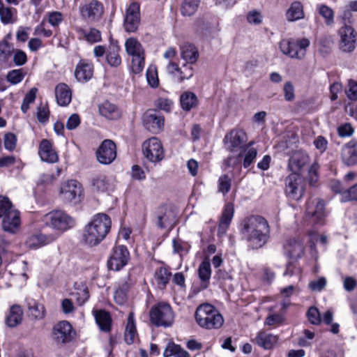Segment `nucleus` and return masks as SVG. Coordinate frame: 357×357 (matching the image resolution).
Masks as SVG:
<instances>
[{
    "label": "nucleus",
    "instance_id": "obj_1",
    "mask_svg": "<svg viewBox=\"0 0 357 357\" xmlns=\"http://www.w3.org/2000/svg\"><path fill=\"white\" fill-rule=\"evenodd\" d=\"M242 232L250 247L255 249L261 248L269 238V226L266 220L259 215H252L243 222Z\"/></svg>",
    "mask_w": 357,
    "mask_h": 357
},
{
    "label": "nucleus",
    "instance_id": "obj_2",
    "mask_svg": "<svg viewBox=\"0 0 357 357\" xmlns=\"http://www.w3.org/2000/svg\"><path fill=\"white\" fill-rule=\"evenodd\" d=\"M112 226L110 218L105 213H98L85 226L82 240L89 247L100 244L109 234Z\"/></svg>",
    "mask_w": 357,
    "mask_h": 357
},
{
    "label": "nucleus",
    "instance_id": "obj_3",
    "mask_svg": "<svg viewBox=\"0 0 357 357\" xmlns=\"http://www.w3.org/2000/svg\"><path fill=\"white\" fill-rule=\"evenodd\" d=\"M195 319L199 326L206 329H218L224 324V318L212 305H200L195 312Z\"/></svg>",
    "mask_w": 357,
    "mask_h": 357
},
{
    "label": "nucleus",
    "instance_id": "obj_4",
    "mask_svg": "<svg viewBox=\"0 0 357 357\" xmlns=\"http://www.w3.org/2000/svg\"><path fill=\"white\" fill-rule=\"evenodd\" d=\"M246 140V133L242 130H232L225 135L223 142L226 149L231 153L240 151L237 156H229L227 158L225 163L227 166H234L240 162L242 150L247 146L246 144L244 145Z\"/></svg>",
    "mask_w": 357,
    "mask_h": 357
},
{
    "label": "nucleus",
    "instance_id": "obj_5",
    "mask_svg": "<svg viewBox=\"0 0 357 357\" xmlns=\"http://www.w3.org/2000/svg\"><path fill=\"white\" fill-rule=\"evenodd\" d=\"M310 41L307 38L300 39H283L280 42V51L286 56L297 60H302L305 57Z\"/></svg>",
    "mask_w": 357,
    "mask_h": 357
},
{
    "label": "nucleus",
    "instance_id": "obj_6",
    "mask_svg": "<svg viewBox=\"0 0 357 357\" xmlns=\"http://www.w3.org/2000/svg\"><path fill=\"white\" fill-rule=\"evenodd\" d=\"M349 12H344V16L340 17L342 25L337 31L340 48L344 52H353L357 45V31L346 22V18L349 17Z\"/></svg>",
    "mask_w": 357,
    "mask_h": 357
},
{
    "label": "nucleus",
    "instance_id": "obj_7",
    "mask_svg": "<svg viewBox=\"0 0 357 357\" xmlns=\"http://www.w3.org/2000/svg\"><path fill=\"white\" fill-rule=\"evenodd\" d=\"M43 221L47 226L62 233L75 225L74 219L61 210L52 211L44 215Z\"/></svg>",
    "mask_w": 357,
    "mask_h": 357
},
{
    "label": "nucleus",
    "instance_id": "obj_8",
    "mask_svg": "<svg viewBox=\"0 0 357 357\" xmlns=\"http://www.w3.org/2000/svg\"><path fill=\"white\" fill-rule=\"evenodd\" d=\"M151 322L157 326H169L174 321V314L171 306L166 303H159L150 311Z\"/></svg>",
    "mask_w": 357,
    "mask_h": 357
},
{
    "label": "nucleus",
    "instance_id": "obj_9",
    "mask_svg": "<svg viewBox=\"0 0 357 357\" xmlns=\"http://www.w3.org/2000/svg\"><path fill=\"white\" fill-rule=\"evenodd\" d=\"M142 152L144 157L153 163L160 162L165 157L162 143L155 137H151L143 143Z\"/></svg>",
    "mask_w": 357,
    "mask_h": 357
},
{
    "label": "nucleus",
    "instance_id": "obj_10",
    "mask_svg": "<svg viewBox=\"0 0 357 357\" xmlns=\"http://www.w3.org/2000/svg\"><path fill=\"white\" fill-rule=\"evenodd\" d=\"M82 186L76 180H69L63 183L60 188V196L66 203L77 204L81 201Z\"/></svg>",
    "mask_w": 357,
    "mask_h": 357
},
{
    "label": "nucleus",
    "instance_id": "obj_11",
    "mask_svg": "<svg viewBox=\"0 0 357 357\" xmlns=\"http://www.w3.org/2000/svg\"><path fill=\"white\" fill-rule=\"evenodd\" d=\"M285 193L293 200L301 199L305 192L303 179L298 174H291L285 178Z\"/></svg>",
    "mask_w": 357,
    "mask_h": 357
},
{
    "label": "nucleus",
    "instance_id": "obj_12",
    "mask_svg": "<svg viewBox=\"0 0 357 357\" xmlns=\"http://www.w3.org/2000/svg\"><path fill=\"white\" fill-rule=\"evenodd\" d=\"M140 24V6L137 2L131 3L126 9L123 27L126 32H135Z\"/></svg>",
    "mask_w": 357,
    "mask_h": 357
},
{
    "label": "nucleus",
    "instance_id": "obj_13",
    "mask_svg": "<svg viewBox=\"0 0 357 357\" xmlns=\"http://www.w3.org/2000/svg\"><path fill=\"white\" fill-rule=\"evenodd\" d=\"M82 17L87 21L98 22L103 16V4L98 0H91L79 7Z\"/></svg>",
    "mask_w": 357,
    "mask_h": 357
},
{
    "label": "nucleus",
    "instance_id": "obj_14",
    "mask_svg": "<svg viewBox=\"0 0 357 357\" xmlns=\"http://www.w3.org/2000/svg\"><path fill=\"white\" fill-rule=\"evenodd\" d=\"M130 253L124 245H116L113 248L107 261L110 270L119 271L128 262Z\"/></svg>",
    "mask_w": 357,
    "mask_h": 357
},
{
    "label": "nucleus",
    "instance_id": "obj_15",
    "mask_svg": "<svg viewBox=\"0 0 357 357\" xmlns=\"http://www.w3.org/2000/svg\"><path fill=\"white\" fill-rule=\"evenodd\" d=\"M116 157V146L111 139H105L96 151L98 161L103 165L111 164Z\"/></svg>",
    "mask_w": 357,
    "mask_h": 357
},
{
    "label": "nucleus",
    "instance_id": "obj_16",
    "mask_svg": "<svg viewBox=\"0 0 357 357\" xmlns=\"http://www.w3.org/2000/svg\"><path fill=\"white\" fill-rule=\"evenodd\" d=\"M166 70L168 73L173 75L180 82L190 79L194 75L192 64L188 63L179 67L176 63L169 61L166 66Z\"/></svg>",
    "mask_w": 357,
    "mask_h": 357
},
{
    "label": "nucleus",
    "instance_id": "obj_17",
    "mask_svg": "<svg viewBox=\"0 0 357 357\" xmlns=\"http://www.w3.org/2000/svg\"><path fill=\"white\" fill-rule=\"evenodd\" d=\"M53 335L56 342L66 343L73 339L75 331L68 321H62L54 326Z\"/></svg>",
    "mask_w": 357,
    "mask_h": 357
},
{
    "label": "nucleus",
    "instance_id": "obj_18",
    "mask_svg": "<svg viewBox=\"0 0 357 357\" xmlns=\"http://www.w3.org/2000/svg\"><path fill=\"white\" fill-rule=\"evenodd\" d=\"M306 213L314 223L322 224L325 216L324 201L318 198L310 199L307 202Z\"/></svg>",
    "mask_w": 357,
    "mask_h": 357
},
{
    "label": "nucleus",
    "instance_id": "obj_19",
    "mask_svg": "<svg viewBox=\"0 0 357 357\" xmlns=\"http://www.w3.org/2000/svg\"><path fill=\"white\" fill-rule=\"evenodd\" d=\"M142 120L144 128L152 133L157 134L163 130L164 118L155 112H147L144 113Z\"/></svg>",
    "mask_w": 357,
    "mask_h": 357
},
{
    "label": "nucleus",
    "instance_id": "obj_20",
    "mask_svg": "<svg viewBox=\"0 0 357 357\" xmlns=\"http://www.w3.org/2000/svg\"><path fill=\"white\" fill-rule=\"evenodd\" d=\"M2 220V228L5 231L15 234L19 229L21 220L20 212L15 208L8 211Z\"/></svg>",
    "mask_w": 357,
    "mask_h": 357
},
{
    "label": "nucleus",
    "instance_id": "obj_21",
    "mask_svg": "<svg viewBox=\"0 0 357 357\" xmlns=\"http://www.w3.org/2000/svg\"><path fill=\"white\" fill-rule=\"evenodd\" d=\"M310 158L308 155L303 151L294 153L289 161V167L294 174H298L303 171L309 165Z\"/></svg>",
    "mask_w": 357,
    "mask_h": 357
},
{
    "label": "nucleus",
    "instance_id": "obj_22",
    "mask_svg": "<svg viewBox=\"0 0 357 357\" xmlns=\"http://www.w3.org/2000/svg\"><path fill=\"white\" fill-rule=\"evenodd\" d=\"M341 158L342 162L347 166L357 164V142L351 140L342 149Z\"/></svg>",
    "mask_w": 357,
    "mask_h": 357
},
{
    "label": "nucleus",
    "instance_id": "obj_23",
    "mask_svg": "<svg viewBox=\"0 0 357 357\" xmlns=\"http://www.w3.org/2000/svg\"><path fill=\"white\" fill-rule=\"evenodd\" d=\"M38 154L41 160L49 163L59 160L57 153L52 148V144L47 139H43L39 145Z\"/></svg>",
    "mask_w": 357,
    "mask_h": 357
},
{
    "label": "nucleus",
    "instance_id": "obj_24",
    "mask_svg": "<svg viewBox=\"0 0 357 357\" xmlns=\"http://www.w3.org/2000/svg\"><path fill=\"white\" fill-rule=\"evenodd\" d=\"M91 185L98 192H110L114 189V179L101 174L92 178Z\"/></svg>",
    "mask_w": 357,
    "mask_h": 357
},
{
    "label": "nucleus",
    "instance_id": "obj_25",
    "mask_svg": "<svg viewBox=\"0 0 357 357\" xmlns=\"http://www.w3.org/2000/svg\"><path fill=\"white\" fill-rule=\"evenodd\" d=\"M93 66L92 63L80 60L76 66L75 76L81 82L89 81L93 76Z\"/></svg>",
    "mask_w": 357,
    "mask_h": 357
},
{
    "label": "nucleus",
    "instance_id": "obj_26",
    "mask_svg": "<svg viewBox=\"0 0 357 357\" xmlns=\"http://www.w3.org/2000/svg\"><path fill=\"white\" fill-rule=\"evenodd\" d=\"M57 238L56 235H45L36 234L30 235L26 240V245L31 249L38 248L46 244L50 243Z\"/></svg>",
    "mask_w": 357,
    "mask_h": 357
},
{
    "label": "nucleus",
    "instance_id": "obj_27",
    "mask_svg": "<svg viewBox=\"0 0 357 357\" xmlns=\"http://www.w3.org/2000/svg\"><path fill=\"white\" fill-rule=\"evenodd\" d=\"M305 16L303 5L298 1H293L285 13L286 20L289 22L303 20Z\"/></svg>",
    "mask_w": 357,
    "mask_h": 357
},
{
    "label": "nucleus",
    "instance_id": "obj_28",
    "mask_svg": "<svg viewBox=\"0 0 357 357\" xmlns=\"http://www.w3.org/2000/svg\"><path fill=\"white\" fill-rule=\"evenodd\" d=\"M55 96L57 103L61 106L68 105L72 99V92L69 86L64 84H59L55 88Z\"/></svg>",
    "mask_w": 357,
    "mask_h": 357
},
{
    "label": "nucleus",
    "instance_id": "obj_29",
    "mask_svg": "<svg viewBox=\"0 0 357 357\" xmlns=\"http://www.w3.org/2000/svg\"><path fill=\"white\" fill-rule=\"evenodd\" d=\"M180 54L186 63L191 64L195 63L199 56L197 47L190 43H185L181 46Z\"/></svg>",
    "mask_w": 357,
    "mask_h": 357
},
{
    "label": "nucleus",
    "instance_id": "obj_30",
    "mask_svg": "<svg viewBox=\"0 0 357 357\" xmlns=\"http://www.w3.org/2000/svg\"><path fill=\"white\" fill-rule=\"evenodd\" d=\"M99 113L107 119L116 120L121 117L119 109L114 104L105 101L99 105Z\"/></svg>",
    "mask_w": 357,
    "mask_h": 357
},
{
    "label": "nucleus",
    "instance_id": "obj_31",
    "mask_svg": "<svg viewBox=\"0 0 357 357\" xmlns=\"http://www.w3.org/2000/svg\"><path fill=\"white\" fill-rule=\"evenodd\" d=\"M255 342L259 347L271 349L278 342V337L265 331H260L255 337Z\"/></svg>",
    "mask_w": 357,
    "mask_h": 357
},
{
    "label": "nucleus",
    "instance_id": "obj_32",
    "mask_svg": "<svg viewBox=\"0 0 357 357\" xmlns=\"http://www.w3.org/2000/svg\"><path fill=\"white\" fill-rule=\"evenodd\" d=\"M23 312L20 306L13 305L10 312L6 317V325L10 328H14L19 325L22 321Z\"/></svg>",
    "mask_w": 357,
    "mask_h": 357
},
{
    "label": "nucleus",
    "instance_id": "obj_33",
    "mask_svg": "<svg viewBox=\"0 0 357 357\" xmlns=\"http://www.w3.org/2000/svg\"><path fill=\"white\" fill-rule=\"evenodd\" d=\"M199 278L201 280V286L203 289L208 287L211 275V264L208 260H204L198 268Z\"/></svg>",
    "mask_w": 357,
    "mask_h": 357
},
{
    "label": "nucleus",
    "instance_id": "obj_34",
    "mask_svg": "<svg viewBox=\"0 0 357 357\" xmlns=\"http://www.w3.org/2000/svg\"><path fill=\"white\" fill-rule=\"evenodd\" d=\"M126 51L132 56L144 54L142 44L135 38H129L125 43Z\"/></svg>",
    "mask_w": 357,
    "mask_h": 357
},
{
    "label": "nucleus",
    "instance_id": "obj_35",
    "mask_svg": "<svg viewBox=\"0 0 357 357\" xmlns=\"http://www.w3.org/2000/svg\"><path fill=\"white\" fill-rule=\"evenodd\" d=\"M94 316L101 331H109L110 330L112 319L108 312L105 310H97L94 312Z\"/></svg>",
    "mask_w": 357,
    "mask_h": 357
},
{
    "label": "nucleus",
    "instance_id": "obj_36",
    "mask_svg": "<svg viewBox=\"0 0 357 357\" xmlns=\"http://www.w3.org/2000/svg\"><path fill=\"white\" fill-rule=\"evenodd\" d=\"M120 47L117 44L109 45L106 54V59L108 64L112 67H118L121 63V59L119 52Z\"/></svg>",
    "mask_w": 357,
    "mask_h": 357
},
{
    "label": "nucleus",
    "instance_id": "obj_37",
    "mask_svg": "<svg viewBox=\"0 0 357 357\" xmlns=\"http://www.w3.org/2000/svg\"><path fill=\"white\" fill-rule=\"evenodd\" d=\"M164 357H190L189 353L183 349L180 345L174 342L169 343L163 353Z\"/></svg>",
    "mask_w": 357,
    "mask_h": 357
},
{
    "label": "nucleus",
    "instance_id": "obj_38",
    "mask_svg": "<svg viewBox=\"0 0 357 357\" xmlns=\"http://www.w3.org/2000/svg\"><path fill=\"white\" fill-rule=\"evenodd\" d=\"M181 107L185 111H190L197 105V98L196 95L190 91L183 93L180 98Z\"/></svg>",
    "mask_w": 357,
    "mask_h": 357
},
{
    "label": "nucleus",
    "instance_id": "obj_39",
    "mask_svg": "<svg viewBox=\"0 0 357 357\" xmlns=\"http://www.w3.org/2000/svg\"><path fill=\"white\" fill-rule=\"evenodd\" d=\"M284 248L289 255L294 258L301 257L304 250L303 244L295 239H290L287 241L284 245Z\"/></svg>",
    "mask_w": 357,
    "mask_h": 357
},
{
    "label": "nucleus",
    "instance_id": "obj_40",
    "mask_svg": "<svg viewBox=\"0 0 357 357\" xmlns=\"http://www.w3.org/2000/svg\"><path fill=\"white\" fill-rule=\"evenodd\" d=\"M29 315L36 319H41L45 317V310L43 305L36 301L31 300L28 302Z\"/></svg>",
    "mask_w": 357,
    "mask_h": 357
},
{
    "label": "nucleus",
    "instance_id": "obj_41",
    "mask_svg": "<svg viewBox=\"0 0 357 357\" xmlns=\"http://www.w3.org/2000/svg\"><path fill=\"white\" fill-rule=\"evenodd\" d=\"M171 275V272L165 267L158 268L154 273V278L156 282L161 288L166 287L167 284L169 281Z\"/></svg>",
    "mask_w": 357,
    "mask_h": 357
},
{
    "label": "nucleus",
    "instance_id": "obj_42",
    "mask_svg": "<svg viewBox=\"0 0 357 357\" xmlns=\"http://www.w3.org/2000/svg\"><path fill=\"white\" fill-rule=\"evenodd\" d=\"M136 335V327L134 323L133 314L130 313L125 331V340L127 344H131L134 342Z\"/></svg>",
    "mask_w": 357,
    "mask_h": 357
},
{
    "label": "nucleus",
    "instance_id": "obj_43",
    "mask_svg": "<svg viewBox=\"0 0 357 357\" xmlns=\"http://www.w3.org/2000/svg\"><path fill=\"white\" fill-rule=\"evenodd\" d=\"M0 18L3 24H14L17 20V13L15 8L5 7L0 13Z\"/></svg>",
    "mask_w": 357,
    "mask_h": 357
},
{
    "label": "nucleus",
    "instance_id": "obj_44",
    "mask_svg": "<svg viewBox=\"0 0 357 357\" xmlns=\"http://www.w3.org/2000/svg\"><path fill=\"white\" fill-rule=\"evenodd\" d=\"M200 0H184L182 3L181 11L185 16H191L197 10Z\"/></svg>",
    "mask_w": 357,
    "mask_h": 357
},
{
    "label": "nucleus",
    "instance_id": "obj_45",
    "mask_svg": "<svg viewBox=\"0 0 357 357\" xmlns=\"http://www.w3.org/2000/svg\"><path fill=\"white\" fill-rule=\"evenodd\" d=\"M244 152L243 167H248L254 161L257 155V149L250 146H245L242 150Z\"/></svg>",
    "mask_w": 357,
    "mask_h": 357
},
{
    "label": "nucleus",
    "instance_id": "obj_46",
    "mask_svg": "<svg viewBox=\"0 0 357 357\" xmlns=\"http://www.w3.org/2000/svg\"><path fill=\"white\" fill-rule=\"evenodd\" d=\"M319 13L325 19V23L327 26H331L334 24V12L326 5H322L319 8Z\"/></svg>",
    "mask_w": 357,
    "mask_h": 357
},
{
    "label": "nucleus",
    "instance_id": "obj_47",
    "mask_svg": "<svg viewBox=\"0 0 357 357\" xmlns=\"http://www.w3.org/2000/svg\"><path fill=\"white\" fill-rule=\"evenodd\" d=\"M144 66V54L132 56L131 70L135 73H139Z\"/></svg>",
    "mask_w": 357,
    "mask_h": 357
},
{
    "label": "nucleus",
    "instance_id": "obj_48",
    "mask_svg": "<svg viewBox=\"0 0 357 357\" xmlns=\"http://www.w3.org/2000/svg\"><path fill=\"white\" fill-rule=\"evenodd\" d=\"M3 145L6 150L13 151L15 149L17 145V137L12 132L5 134L3 138Z\"/></svg>",
    "mask_w": 357,
    "mask_h": 357
},
{
    "label": "nucleus",
    "instance_id": "obj_49",
    "mask_svg": "<svg viewBox=\"0 0 357 357\" xmlns=\"http://www.w3.org/2000/svg\"><path fill=\"white\" fill-rule=\"evenodd\" d=\"M234 205L231 203L227 204L223 211L220 222L229 225L234 215Z\"/></svg>",
    "mask_w": 357,
    "mask_h": 357
},
{
    "label": "nucleus",
    "instance_id": "obj_50",
    "mask_svg": "<svg viewBox=\"0 0 357 357\" xmlns=\"http://www.w3.org/2000/svg\"><path fill=\"white\" fill-rule=\"evenodd\" d=\"M24 74L22 69L13 70L7 75V80L12 84H17L22 81Z\"/></svg>",
    "mask_w": 357,
    "mask_h": 357
},
{
    "label": "nucleus",
    "instance_id": "obj_51",
    "mask_svg": "<svg viewBox=\"0 0 357 357\" xmlns=\"http://www.w3.org/2000/svg\"><path fill=\"white\" fill-rule=\"evenodd\" d=\"M307 317L312 324L319 325L321 321L320 312L316 307H310L308 309Z\"/></svg>",
    "mask_w": 357,
    "mask_h": 357
},
{
    "label": "nucleus",
    "instance_id": "obj_52",
    "mask_svg": "<svg viewBox=\"0 0 357 357\" xmlns=\"http://www.w3.org/2000/svg\"><path fill=\"white\" fill-rule=\"evenodd\" d=\"M231 179L227 175H222L218 179V192L223 195L227 193L231 188Z\"/></svg>",
    "mask_w": 357,
    "mask_h": 357
},
{
    "label": "nucleus",
    "instance_id": "obj_53",
    "mask_svg": "<svg viewBox=\"0 0 357 357\" xmlns=\"http://www.w3.org/2000/svg\"><path fill=\"white\" fill-rule=\"evenodd\" d=\"M342 201H357V183L342 192Z\"/></svg>",
    "mask_w": 357,
    "mask_h": 357
},
{
    "label": "nucleus",
    "instance_id": "obj_54",
    "mask_svg": "<svg viewBox=\"0 0 357 357\" xmlns=\"http://www.w3.org/2000/svg\"><path fill=\"white\" fill-rule=\"evenodd\" d=\"M84 33L86 40L89 43H97L101 40V33L100 31L95 28L90 29L89 31H84Z\"/></svg>",
    "mask_w": 357,
    "mask_h": 357
},
{
    "label": "nucleus",
    "instance_id": "obj_55",
    "mask_svg": "<svg viewBox=\"0 0 357 357\" xmlns=\"http://www.w3.org/2000/svg\"><path fill=\"white\" fill-rule=\"evenodd\" d=\"M348 89L346 90L347 98L351 100H357V82L349 79L348 82Z\"/></svg>",
    "mask_w": 357,
    "mask_h": 357
},
{
    "label": "nucleus",
    "instance_id": "obj_56",
    "mask_svg": "<svg viewBox=\"0 0 357 357\" xmlns=\"http://www.w3.org/2000/svg\"><path fill=\"white\" fill-rule=\"evenodd\" d=\"M13 208V206L8 198L0 196V218H2Z\"/></svg>",
    "mask_w": 357,
    "mask_h": 357
},
{
    "label": "nucleus",
    "instance_id": "obj_57",
    "mask_svg": "<svg viewBox=\"0 0 357 357\" xmlns=\"http://www.w3.org/2000/svg\"><path fill=\"white\" fill-rule=\"evenodd\" d=\"M13 61L16 66H22L27 61L26 53L19 49L14 50Z\"/></svg>",
    "mask_w": 357,
    "mask_h": 357
},
{
    "label": "nucleus",
    "instance_id": "obj_58",
    "mask_svg": "<svg viewBox=\"0 0 357 357\" xmlns=\"http://www.w3.org/2000/svg\"><path fill=\"white\" fill-rule=\"evenodd\" d=\"M47 20L52 26H58L63 20V15L60 12H51L47 15Z\"/></svg>",
    "mask_w": 357,
    "mask_h": 357
},
{
    "label": "nucleus",
    "instance_id": "obj_59",
    "mask_svg": "<svg viewBox=\"0 0 357 357\" xmlns=\"http://www.w3.org/2000/svg\"><path fill=\"white\" fill-rule=\"evenodd\" d=\"M156 105L160 109L169 112L173 107V102L166 98H160L157 100Z\"/></svg>",
    "mask_w": 357,
    "mask_h": 357
},
{
    "label": "nucleus",
    "instance_id": "obj_60",
    "mask_svg": "<svg viewBox=\"0 0 357 357\" xmlns=\"http://www.w3.org/2000/svg\"><path fill=\"white\" fill-rule=\"evenodd\" d=\"M146 78L149 84L152 87H157L159 84L158 75L155 69L149 68L146 72Z\"/></svg>",
    "mask_w": 357,
    "mask_h": 357
},
{
    "label": "nucleus",
    "instance_id": "obj_61",
    "mask_svg": "<svg viewBox=\"0 0 357 357\" xmlns=\"http://www.w3.org/2000/svg\"><path fill=\"white\" fill-rule=\"evenodd\" d=\"M73 296L75 297L77 302L79 305H83L89 298L87 289H79L77 292L73 293Z\"/></svg>",
    "mask_w": 357,
    "mask_h": 357
},
{
    "label": "nucleus",
    "instance_id": "obj_62",
    "mask_svg": "<svg viewBox=\"0 0 357 357\" xmlns=\"http://www.w3.org/2000/svg\"><path fill=\"white\" fill-rule=\"evenodd\" d=\"M49 109L47 105H40L38 107L37 118L41 123H45L49 118Z\"/></svg>",
    "mask_w": 357,
    "mask_h": 357
},
{
    "label": "nucleus",
    "instance_id": "obj_63",
    "mask_svg": "<svg viewBox=\"0 0 357 357\" xmlns=\"http://www.w3.org/2000/svg\"><path fill=\"white\" fill-rule=\"evenodd\" d=\"M11 46L7 40L0 43V59H6L11 53Z\"/></svg>",
    "mask_w": 357,
    "mask_h": 357
},
{
    "label": "nucleus",
    "instance_id": "obj_64",
    "mask_svg": "<svg viewBox=\"0 0 357 357\" xmlns=\"http://www.w3.org/2000/svg\"><path fill=\"white\" fill-rule=\"evenodd\" d=\"M284 98L287 101H291L294 99V87L290 82L284 85Z\"/></svg>",
    "mask_w": 357,
    "mask_h": 357
}]
</instances>
